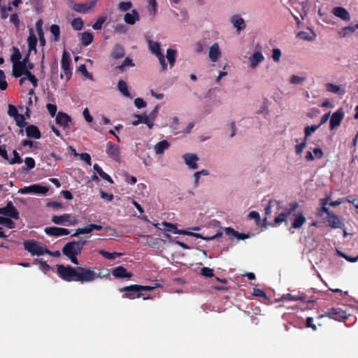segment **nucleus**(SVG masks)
Segmentation results:
<instances>
[{
  "label": "nucleus",
  "instance_id": "423d86ee",
  "mask_svg": "<svg viewBox=\"0 0 358 358\" xmlns=\"http://www.w3.org/2000/svg\"><path fill=\"white\" fill-rule=\"evenodd\" d=\"M137 287V285H131L129 286L123 287L120 289V292H124L122 297L127 298L129 299H134L137 298L143 297L144 300L151 299L150 295L148 296H144V294L139 292L136 291L137 289L135 287Z\"/></svg>",
  "mask_w": 358,
  "mask_h": 358
},
{
  "label": "nucleus",
  "instance_id": "39448f33",
  "mask_svg": "<svg viewBox=\"0 0 358 358\" xmlns=\"http://www.w3.org/2000/svg\"><path fill=\"white\" fill-rule=\"evenodd\" d=\"M71 59L69 54L66 52V50H64L62 56L61 60V68L63 71V73L60 74V78L63 79L65 78L66 80L68 81L70 80L72 76V71L71 68Z\"/></svg>",
  "mask_w": 358,
  "mask_h": 358
},
{
  "label": "nucleus",
  "instance_id": "a878e982",
  "mask_svg": "<svg viewBox=\"0 0 358 358\" xmlns=\"http://www.w3.org/2000/svg\"><path fill=\"white\" fill-rule=\"evenodd\" d=\"M264 55L260 51L255 52L252 55H251L249 57L250 67L253 69L255 68L264 60Z\"/></svg>",
  "mask_w": 358,
  "mask_h": 358
},
{
  "label": "nucleus",
  "instance_id": "2eb2a0df",
  "mask_svg": "<svg viewBox=\"0 0 358 358\" xmlns=\"http://www.w3.org/2000/svg\"><path fill=\"white\" fill-rule=\"evenodd\" d=\"M45 232L46 234L52 236H62L69 235L70 231L69 229L65 228H59L56 227H50L45 228Z\"/></svg>",
  "mask_w": 358,
  "mask_h": 358
},
{
  "label": "nucleus",
  "instance_id": "bb28decb",
  "mask_svg": "<svg viewBox=\"0 0 358 358\" xmlns=\"http://www.w3.org/2000/svg\"><path fill=\"white\" fill-rule=\"evenodd\" d=\"M306 219L303 216L302 212H299L294 215V218L292 223V227L293 229H299L306 223Z\"/></svg>",
  "mask_w": 358,
  "mask_h": 358
},
{
  "label": "nucleus",
  "instance_id": "f03ea898",
  "mask_svg": "<svg viewBox=\"0 0 358 358\" xmlns=\"http://www.w3.org/2000/svg\"><path fill=\"white\" fill-rule=\"evenodd\" d=\"M162 226L164 227V230L166 231H170L176 234H181V235H189L191 236L196 237L197 238H201L202 240L209 241V240H213L215 238H217L222 236V233H217L215 235L207 237L204 236L201 234L194 233V232H189L184 229H178L176 224H173L172 223L163 222Z\"/></svg>",
  "mask_w": 358,
  "mask_h": 358
},
{
  "label": "nucleus",
  "instance_id": "9b49d317",
  "mask_svg": "<svg viewBox=\"0 0 358 358\" xmlns=\"http://www.w3.org/2000/svg\"><path fill=\"white\" fill-rule=\"evenodd\" d=\"M96 3V0H91L85 3H74L73 5L72 9L78 13H87L90 11V9L95 6Z\"/></svg>",
  "mask_w": 358,
  "mask_h": 358
},
{
  "label": "nucleus",
  "instance_id": "412c9836",
  "mask_svg": "<svg viewBox=\"0 0 358 358\" xmlns=\"http://www.w3.org/2000/svg\"><path fill=\"white\" fill-rule=\"evenodd\" d=\"M86 270L88 271V273L90 274H89V277H88L87 280H85V282H92V281L94 280L97 278H107L109 276V273L108 272H107L105 274H103L101 271L99 270L98 273H96L94 269L93 268H91V267H86Z\"/></svg>",
  "mask_w": 358,
  "mask_h": 358
},
{
  "label": "nucleus",
  "instance_id": "4d7b16f0",
  "mask_svg": "<svg viewBox=\"0 0 358 358\" xmlns=\"http://www.w3.org/2000/svg\"><path fill=\"white\" fill-rule=\"evenodd\" d=\"M78 71L82 73V74L85 78H90V79L92 80V78H93L92 75L87 71L86 66L85 64L80 65L78 69Z\"/></svg>",
  "mask_w": 358,
  "mask_h": 358
},
{
  "label": "nucleus",
  "instance_id": "5fc2aeb1",
  "mask_svg": "<svg viewBox=\"0 0 358 358\" xmlns=\"http://www.w3.org/2000/svg\"><path fill=\"white\" fill-rule=\"evenodd\" d=\"M34 263L35 264H40L41 268L44 271H49L51 268L50 266L45 261H43V259H35L34 260Z\"/></svg>",
  "mask_w": 358,
  "mask_h": 358
},
{
  "label": "nucleus",
  "instance_id": "79ce46f5",
  "mask_svg": "<svg viewBox=\"0 0 358 358\" xmlns=\"http://www.w3.org/2000/svg\"><path fill=\"white\" fill-rule=\"evenodd\" d=\"M26 167L22 166V170L28 171L35 167V161L32 157H27L24 159Z\"/></svg>",
  "mask_w": 358,
  "mask_h": 358
},
{
  "label": "nucleus",
  "instance_id": "ddd939ff",
  "mask_svg": "<svg viewBox=\"0 0 358 358\" xmlns=\"http://www.w3.org/2000/svg\"><path fill=\"white\" fill-rule=\"evenodd\" d=\"M344 117V112L341 108L334 112L330 118V129H334L338 127Z\"/></svg>",
  "mask_w": 358,
  "mask_h": 358
},
{
  "label": "nucleus",
  "instance_id": "b1692460",
  "mask_svg": "<svg viewBox=\"0 0 358 358\" xmlns=\"http://www.w3.org/2000/svg\"><path fill=\"white\" fill-rule=\"evenodd\" d=\"M231 22L233 24L234 27L236 28L238 31L245 29V23L240 15H234L231 17Z\"/></svg>",
  "mask_w": 358,
  "mask_h": 358
},
{
  "label": "nucleus",
  "instance_id": "c756f323",
  "mask_svg": "<svg viewBox=\"0 0 358 358\" xmlns=\"http://www.w3.org/2000/svg\"><path fill=\"white\" fill-rule=\"evenodd\" d=\"M220 51L219 48V45L217 43H214L210 48L209 50V58L210 59L215 62H216L220 56Z\"/></svg>",
  "mask_w": 358,
  "mask_h": 358
},
{
  "label": "nucleus",
  "instance_id": "cd10ccee",
  "mask_svg": "<svg viewBox=\"0 0 358 358\" xmlns=\"http://www.w3.org/2000/svg\"><path fill=\"white\" fill-rule=\"evenodd\" d=\"M71 215L69 214H64L62 215H54L52 217V222L56 224H62L65 222H70L72 224H75L76 223V220H75L73 222L70 221Z\"/></svg>",
  "mask_w": 358,
  "mask_h": 358
},
{
  "label": "nucleus",
  "instance_id": "09e8293b",
  "mask_svg": "<svg viewBox=\"0 0 358 358\" xmlns=\"http://www.w3.org/2000/svg\"><path fill=\"white\" fill-rule=\"evenodd\" d=\"M99 254L101 255L104 258L107 259H114L117 257H119L121 255L120 253L114 252H109L105 250H100Z\"/></svg>",
  "mask_w": 358,
  "mask_h": 358
},
{
  "label": "nucleus",
  "instance_id": "393cba45",
  "mask_svg": "<svg viewBox=\"0 0 358 358\" xmlns=\"http://www.w3.org/2000/svg\"><path fill=\"white\" fill-rule=\"evenodd\" d=\"M124 48L120 44H115L111 51L110 57L113 59H119L124 57Z\"/></svg>",
  "mask_w": 358,
  "mask_h": 358
},
{
  "label": "nucleus",
  "instance_id": "e433bc0d",
  "mask_svg": "<svg viewBox=\"0 0 358 358\" xmlns=\"http://www.w3.org/2000/svg\"><path fill=\"white\" fill-rule=\"evenodd\" d=\"M148 43H149V49L153 55L157 56V55H159L162 53L161 51L159 43L149 41Z\"/></svg>",
  "mask_w": 358,
  "mask_h": 358
},
{
  "label": "nucleus",
  "instance_id": "a19ab883",
  "mask_svg": "<svg viewBox=\"0 0 358 358\" xmlns=\"http://www.w3.org/2000/svg\"><path fill=\"white\" fill-rule=\"evenodd\" d=\"M84 22L80 17L75 18L71 22V27L74 30L80 31L83 27Z\"/></svg>",
  "mask_w": 358,
  "mask_h": 358
},
{
  "label": "nucleus",
  "instance_id": "5701e85b",
  "mask_svg": "<svg viewBox=\"0 0 358 358\" xmlns=\"http://www.w3.org/2000/svg\"><path fill=\"white\" fill-rule=\"evenodd\" d=\"M26 134L29 138L39 139L41 136L38 128L33 124L28 125L25 128Z\"/></svg>",
  "mask_w": 358,
  "mask_h": 358
},
{
  "label": "nucleus",
  "instance_id": "f8f14e48",
  "mask_svg": "<svg viewBox=\"0 0 358 358\" xmlns=\"http://www.w3.org/2000/svg\"><path fill=\"white\" fill-rule=\"evenodd\" d=\"M30 72L27 68V65L24 62H14L13 64V76L15 78H20L22 76H27V73Z\"/></svg>",
  "mask_w": 358,
  "mask_h": 358
},
{
  "label": "nucleus",
  "instance_id": "c03bdc74",
  "mask_svg": "<svg viewBox=\"0 0 358 358\" xmlns=\"http://www.w3.org/2000/svg\"><path fill=\"white\" fill-rule=\"evenodd\" d=\"M107 17L105 15L99 16L96 22L92 25L94 30H100L102 28L103 24L106 21Z\"/></svg>",
  "mask_w": 358,
  "mask_h": 358
},
{
  "label": "nucleus",
  "instance_id": "20e7f679",
  "mask_svg": "<svg viewBox=\"0 0 358 358\" xmlns=\"http://www.w3.org/2000/svg\"><path fill=\"white\" fill-rule=\"evenodd\" d=\"M24 249L32 256H41L48 252V248L34 240H27L23 242Z\"/></svg>",
  "mask_w": 358,
  "mask_h": 358
},
{
  "label": "nucleus",
  "instance_id": "7c9ffc66",
  "mask_svg": "<svg viewBox=\"0 0 358 358\" xmlns=\"http://www.w3.org/2000/svg\"><path fill=\"white\" fill-rule=\"evenodd\" d=\"M357 29H358V24L345 27L339 32V35L341 37L345 38L352 34Z\"/></svg>",
  "mask_w": 358,
  "mask_h": 358
},
{
  "label": "nucleus",
  "instance_id": "ea45409f",
  "mask_svg": "<svg viewBox=\"0 0 358 358\" xmlns=\"http://www.w3.org/2000/svg\"><path fill=\"white\" fill-rule=\"evenodd\" d=\"M50 31L53 35V41L57 42L60 38V28L57 24H52L50 27Z\"/></svg>",
  "mask_w": 358,
  "mask_h": 358
},
{
  "label": "nucleus",
  "instance_id": "052dcab7",
  "mask_svg": "<svg viewBox=\"0 0 358 358\" xmlns=\"http://www.w3.org/2000/svg\"><path fill=\"white\" fill-rule=\"evenodd\" d=\"M27 75L26 76L27 77V80L30 81V83L32 84L34 88H36L38 86V79L36 78V76L31 73V72H27Z\"/></svg>",
  "mask_w": 358,
  "mask_h": 358
},
{
  "label": "nucleus",
  "instance_id": "e2e57ef3",
  "mask_svg": "<svg viewBox=\"0 0 358 358\" xmlns=\"http://www.w3.org/2000/svg\"><path fill=\"white\" fill-rule=\"evenodd\" d=\"M306 141L307 139L304 138L303 141L300 144L295 146V152L296 155H300L303 152V150L306 146Z\"/></svg>",
  "mask_w": 358,
  "mask_h": 358
},
{
  "label": "nucleus",
  "instance_id": "a211bd4d",
  "mask_svg": "<svg viewBox=\"0 0 358 358\" xmlns=\"http://www.w3.org/2000/svg\"><path fill=\"white\" fill-rule=\"evenodd\" d=\"M29 35L27 38V43H28V51L29 52H34L36 54V45L38 42V39L36 36L35 35L34 30L32 29H29Z\"/></svg>",
  "mask_w": 358,
  "mask_h": 358
},
{
  "label": "nucleus",
  "instance_id": "49530a36",
  "mask_svg": "<svg viewBox=\"0 0 358 358\" xmlns=\"http://www.w3.org/2000/svg\"><path fill=\"white\" fill-rule=\"evenodd\" d=\"M0 224L6 226L8 229H13L15 227L13 221L6 217L0 216Z\"/></svg>",
  "mask_w": 358,
  "mask_h": 358
},
{
  "label": "nucleus",
  "instance_id": "a18cd8bd",
  "mask_svg": "<svg viewBox=\"0 0 358 358\" xmlns=\"http://www.w3.org/2000/svg\"><path fill=\"white\" fill-rule=\"evenodd\" d=\"M320 128V125L314 124L311 126H307L304 128L305 138L307 139L312 135L317 129Z\"/></svg>",
  "mask_w": 358,
  "mask_h": 358
},
{
  "label": "nucleus",
  "instance_id": "f3484780",
  "mask_svg": "<svg viewBox=\"0 0 358 358\" xmlns=\"http://www.w3.org/2000/svg\"><path fill=\"white\" fill-rule=\"evenodd\" d=\"M106 152L110 158L115 161L120 160V149L117 145L109 141L106 144Z\"/></svg>",
  "mask_w": 358,
  "mask_h": 358
},
{
  "label": "nucleus",
  "instance_id": "864d4df0",
  "mask_svg": "<svg viewBox=\"0 0 358 358\" xmlns=\"http://www.w3.org/2000/svg\"><path fill=\"white\" fill-rule=\"evenodd\" d=\"M13 54L11 55V61L13 62V64L14 62H20V59L22 57L21 54L17 48H13Z\"/></svg>",
  "mask_w": 358,
  "mask_h": 358
},
{
  "label": "nucleus",
  "instance_id": "f704fd0d",
  "mask_svg": "<svg viewBox=\"0 0 358 358\" xmlns=\"http://www.w3.org/2000/svg\"><path fill=\"white\" fill-rule=\"evenodd\" d=\"M169 145L166 140L161 141L155 145V151L156 154H162L165 150L169 148Z\"/></svg>",
  "mask_w": 358,
  "mask_h": 358
},
{
  "label": "nucleus",
  "instance_id": "8fccbe9b",
  "mask_svg": "<svg viewBox=\"0 0 358 358\" xmlns=\"http://www.w3.org/2000/svg\"><path fill=\"white\" fill-rule=\"evenodd\" d=\"M132 7L131 1H121L118 3L117 8L122 12L129 10Z\"/></svg>",
  "mask_w": 358,
  "mask_h": 358
},
{
  "label": "nucleus",
  "instance_id": "4468645a",
  "mask_svg": "<svg viewBox=\"0 0 358 358\" xmlns=\"http://www.w3.org/2000/svg\"><path fill=\"white\" fill-rule=\"evenodd\" d=\"M103 227L96 224H90L85 227L78 228L76 229L74 234L71 235L72 237H78L81 234H87L92 232L93 230H101Z\"/></svg>",
  "mask_w": 358,
  "mask_h": 358
},
{
  "label": "nucleus",
  "instance_id": "aec40b11",
  "mask_svg": "<svg viewBox=\"0 0 358 358\" xmlns=\"http://www.w3.org/2000/svg\"><path fill=\"white\" fill-rule=\"evenodd\" d=\"M124 20L127 24L134 25L140 20L138 11L134 9L130 13H126L124 15Z\"/></svg>",
  "mask_w": 358,
  "mask_h": 358
},
{
  "label": "nucleus",
  "instance_id": "f257e3e1",
  "mask_svg": "<svg viewBox=\"0 0 358 358\" xmlns=\"http://www.w3.org/2000/svg\"><path fill=\"white\" fill-rule=\"evenodd\" d=\"M57 273L58 276L66 282H80L84 283L87 280L89 273L86 267L77 266L72 267L70 265L64 266L63 264L57 265Z\"/></svg>",
  "mask_w": 358,
  "mask_h": 358
},
{
  "label": "nucleus",
  "instance_id": "0e129e2a",
  "mask_svg": "<svg viewBox=\"0 0 358 358\" xmlns=\"http://www.w3.org/2000/svg\"><path fill=\"white\" fill-rule=\"evenodd\" d=\"M57 73H58V65L56 61L52 62L51 65L50 69V73H51V78H56L57 77Z\"/></svg>",
  "mask_w": 358,
  "mask_h": 358
},
{
  "label": "nucleus",
  "instance_id": "603ef678",
  "mask_svg": "<svg viewBox=\"0 0 358 358\" xmlns=\"http://www.w3.org/2000/svg\"><path fill=\"white\" fill-rule=\"evenodd\" d=\"M8 87L7 82L6 80V75L3 70L0 69V90H5Z\"/></svg>",
  "mask_w": 358,
  "mask_h": 358
},
{
  "label": "nucleus",
  "instance_id": "3c124183",
  "mask_svg": "<svg viewBox=\"0 0 358 358\" xmlns=\"http://www.w3.org/2000/svg\"><path fill=\"white\" fill-rule=\"evenodd\" d=\"M17 126H18L20 128L24 127L28 123L25 122L24 116L22 114H19L15 117H14Z\"/></svg>",
  "mask_w": 358,
  "mask_h": 358
},
{
  "label": "nucleus",
  "instance_id": "7ed1b4c3",
  "mask_svg": "<svg viewBox=\"0 0 358 358\" xmlns=\"http://www.w3.org/2000/svg\"><path fill=\"white\" fill-rule=\"evenodd\" d=\"M87 242V240L68 242L63 247L62 253L66 257L71 255H79L81 254L83 247Z\"/></svg>",
  "mask_w": 358,
  "mask_h": 358
},
{
  "label": "nucleus",
  "instance_id": "bf43d9fd",
  "mask_svg": "<svg viewBox=\"0 0 358 358\" xmlns=\"http://www.w3.org/2000/svg\"><path fill=\"white\" fill-rule=\"evenodd\" d=\"M306 80V78L305 77H300L299 76H296V75H292L291 77H290V83L292 84H301V83H303L304 80Z\"/></svg>",
  "mask_w": 358,
  "mask_h": 358
},
{
  "label": "nucleus",
  "instance_id": "6e6552de",
  "mask_svg": "<svg viewBox=\"0 0 358 358\" xmlns=\"http://www.w3.org/2000/svg\"><path fill=\"white\" fill-rule=\"evenodd\" d=\"M299 206L296 201L289 204L288 208L285 212L280 213L274 220L275 224H280L282 222H287V217L292 214Z\"/></svg>",
  "mask_w": 358,
  "mask_h": 358
},
{
  "label": "nucleus",
  "instance_id": "6e6d98bb",
  "mask_svg": "<svg viewBox=\"0 0 358 358\" xmlns=\"http://www.w3.org/2000/svg\"><path fill=\"white\" fill-rule=\"evenodd\" d=\"M13 158L9 162V163L10 164H21L22 162V159L17 150H13Z\"/></svg>",
  "mask_w": 358,
  "mask_h": 358
},
{
  "label": "nucleus",
  "instance_id": "13d9d810",
  "mask_svg": "<svg viewBox=\"0 0 358 358\" xmlns=\"http://www.w3.org/2000/svg\"><path fill=\"white\" fill-rule=\"evenodd\" d=\"M200 274L203 276L209 278L214 276L213 270L208 267L202 268Z\"/></svg>",
  "mask_w": 358,
  "mask_h": 358
},
{
  "label": "nucleus",
  "instance_id": "680f3d73",
  "mask_svg": "<svg viewBox=\"0 0 358 358\" xmlns=\"http://www.w3.org/2000/svg\"><path fill=\"white\" fill-rule=\"evenodd\" d=\"M134 117H136L137 120H134L132 122V124L134 125V126H137V125H138L141 123H143L144 124V117H148V115H146V113H143V114H141V115H134Z\"/></svg>",
  "mask_w": 358,
  "mask_h": 358
},
{
  "label": "nucleus",
  "instance_id": "9d476101",
  "mask_svg": "<svg viewBox=\"0 0 358 358\" xmlns=\"http://www.w3.org/2000/svg\"><path fill=\"white\" fill-rule=\"evenodd\" d=\"M325 316L337 321L345 320L348 317L345 311L341 308H334L327 309L325 312Z\"/></svg>",
  "mask_w": 358,
  "mask_h": 358
},
{
  "label": "nucleus",
  "instance_id": "72a5a7b5",
  "mask_svg": "<svg viewBox=\"0 0 358 358\" xmlns=\"http://www.w3.org/2000/svg\"><path fill=\"white\" fill-rule=\"evenodd\" d=\"M93 168L101 178L106 180L110 183L114 182L111 177L108 174L105 173L98 164H94Z\"/></svg>",
  "mask_w": 358,
  "mask_h": 358
},
{
  "label": "nucleus",
  "instance_id": "c85d7f7f",
  "mask_svg": "<svg viewBox=\"0 0 358 358\" xmlns=\"http://www.w3.org/2000/svg\"><path fill=\"white\" fill-rule=\"evenodd\" d=\"M333 13L336 17L341 18L343 20H350V14L348 10L342 7H335L333 9Z\"/></svg>",
  "mask_w": 358,
  "mask_h": 358
},
{
  "label": "nucleus",
  "instance_id": "774afa93",
  "mask_svg": "<svg viewBox=\"0 0 358 358\" xmlns=\"http://www.w3.org/2000/svg\"><path fill=\"white\" fill-rule=\"evenodd\" d=\"M46 108L51 117H54L56 115L57 107L55 104L48 103Z\"/></svg>",
  "mask_w": 358,
  "mask_h": 358
},
{
  "label": "nucleus",
  "instance_id": "c9c22d12",
  "mask_svg": "<svg viewBox=\"0 0 358 358\" xmlns=\"http://www.w3.org/2000/svg\"><path fill=\"white\" fill-rule=\"evenodd\" d=\"M31 190L32 194H45L48 192L49 188L40 184H34L31 185Z\"/></svg>",
  "mask_w": 358,
  "mask_h": 358
},
{
  "label": "nucleus",
  "instance_id": "de8ad7c7",
  "mask_svg": "<svg viewBox=\"0 0 358 358\" xmlns=\"http://www.w3.org/2000/svg\"><path fill=\"white\" fill-rule=\"evenodd\" d=\"M332 211L330 210L329 208L327 207V206H321L320 208L317 209L316 211V216L318 217H322L323 219V215L325 213L327 216L330 214Z\"/></svg>",
  "mask_w": 358,
  "mask_h": 358
},
{
  "label": "nucleus",
  "instance_id": "58836bf2",
  "mask_svg": "<svg viewBox=\"0 0 358 358\" xmlns=\"http://www.w3.org/2000/svg\"><path fill=\"white\" fill-rule=\"evenodd\" d=\"M176 50L169 48L166 50V58L169 63L170 67L172 68L176 62Z\"/></svg>",
  "mask_w": 358,
  "mask_h": 358
},
{
  "label": "nucleus",
  "instance_id": "37998d69",
  "mask_svg": "<svg viewBox=\"0 0 358 358\" xmlns=\"http://www.w3.org/2000/svg\"><path fill=\"white\" fill-rule=\"evenodd\" d=\"M356 199H353L352 200L350 199L348 197H345V198H340V199H338L336 201H330L329 202V205L331 206H333V207H336L338 206H339L340 204H341L344 201H347L348 203H354L355 202Z\"/></svg>",
  "mask_w": 358,
  "mask_h": 358
},
{
  "label": "nucleus",
  "instance_id": "0eeeda50",
  "mask_svg": "<svg viewBox=\"0 0 358 358\" xmlns=\"http://www.w3.org/2000/svg\"><path fill=\"white\" fill-rule=\"evenodd\" d=\"M323 222L333 229H344L345 227V224L341 218L333 212L323 217Z\"/></svg>",
  "mask_w": 358,
  "mask_h": 358
},
{
  "label": "nucleus",
  "instance_id": "473e14b6",
  "mask_svg": "<svg viewBox=\"0 0 358 358\" xmlns=\"http://www.w3.org/2000/svg\"><path fill=\"white\" fill-rule=\"evenodd\" d=\"M304 299V296L300 295H292V294L287 293L286 294H283L280 299H276V301H303Z\"/></svg>",
  "mask_w": 358,
  "mask_h": 358
},
{
  "label": "nucleus",
  "instance_id": "338daca9",
  "mask_svg": "<svg viewBox=\"0 0 358 358\" xmlns=\"http://www.w3.org/2000/svg\"><path fill=\"white\" fill-rule=\"evenodd\" d=\"M252 294L255 296L267 299V296H266L265 292L259 288H254L253 291H252Z\"/></svg>",
  "mask_w": 358,
  "mask_h": 358
},
{
  "label": "nucleus",
  "instance_id": "2f4dec72",
  "mask_svg": "<svg viewBox=\"0 0 358 358\" xmlns=\"http://www.w3.org/2000/svg\"><path fill=\"white\" fill-rule=\"evenodd\" d=\"M81 43L83 46H87L91 44L94 40V35L89 31L83 32L81 34Z\"/></svg>",
  "mask_w": 358,
  "mask_h": 358
},
{
  "label": "nucleus",
  "instance_id": "6ab92c4d",
  "mask_svg": "<svg viewBox=\"0 0 358 358\" xmlns=\"http://www.w3.org/2000/svg\"><path fill=\"white\" fill-rule=\"evenodd\" d=\"M56 123L62 127H67L71 122V117L66 113L59 112L55 117Z\"/></svg>",
  "mask_w": 358,
  "mask_h": 358
},
{
  "label": "nucleus",
  "instance_id": "4be33fe9",
  "mask_svg": "<svg viewBox=\"0 0 358 358\" xmlns=\"http://www.w3.org/2000/svg\"><path fill=\"white\" fill-rule=\"evenodd\" d=\"M183 159L185 160V164L188 166L189 169H197L198 165L196 164V161H198L199 158L195 154H185L183 155Z\"/></svg>",
  "mask_w": 358,
  "mask_h": 358
},
{
  "label": "nucleus",
  "instance_id": "69168bd1",
  "mask_svg": "<svg viewBox=\"0 0 358 358\" xmlns=\"http://www.w3.org/2000/svg\"><path fill=\"white\" fill-rule=\"evenodd\" d=\"M248 216L250 219H254L257 224H259L261 221V217L258 212L250 211Z\"/></svg>",
  "mask_w": 358,
  "mask_h": 358
},
{
  "label": "nucleus",
  "instance_id": "4c0bfd02",
  "mask_svg": "<svg viewBox=\"0 0 358 358\" xmlns=\"http://www.w3.org/2000/svg\"><path fill=\"white\" fill-rule=\"evenodd\" d=\"M117 89L124 96H130L129 92L128 90L127 84L125 81L120 80L117 83Z\"/></svg>",
  "mask_w": 358,
  "mask_h": 358
},
{
  "label": "nucleus",
  "instance_id": "dca6fc26",
  "mask_svg": "<svg viewBox=\"0 0 358 358\" xmlns=\"http://www.w3.org/2000/svg\"><path fill=\"white\" fill-rule=\"evenodd\" d=\"M111 273L116 278H131L133 276V273L127 272V269L122 266L113 268Z\"/></svg>",
  "mask_w": 358,
  "mask_h": 358
},
{
  "label": "nucleus",
  "instance_id": "1a4fd4ad",
  "mask_svg": "<svg viewBox=\"0 0 358 358\" xmlns=\"http://www.w3.org/2000/svg\"><path fill=\"white\" fill-rule=\"evenodd\" d=\"M0 214L15 220L20 217L18 211L11 201L8 202L5 207L0 208Z\"/></svg>",
  "mask_w": 358,
  "mask_h": 358
}]
</instances>
